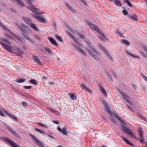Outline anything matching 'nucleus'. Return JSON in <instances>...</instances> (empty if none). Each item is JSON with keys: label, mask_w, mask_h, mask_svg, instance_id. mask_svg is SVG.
Masks as SVG:
<instances>
[{"label": "nucleus", "mask_w": 147, "mask_h": 147, "mask_svg": "<svg viewBox=\"0 0 147 147\" xmlns=\"http://www.w3.org/2000/svg\"><path fill=\"white\" fill-rule=\"evenodd\" d=\"M17 26L18 27L20 31V33L22 34L23 36L24 37L28 40L30 41L32 43H34V40L30 38L26 34V32L27 30L29 29V27L24 24L21 23V24H17Z\"/></svg>", "instance_id": "f257e3e1"}, {"label": "nucleus", "mask_w": 147, "mask_h": 147, "mask_svg": "<svg viewBox=\"0 0 147 147\" xmlns=\"http://www.w3.org/2000/svg\"><path fill=\"white\" fill-rule=\"evenodd\" d=\"M3 47L7 50L12 53H15V52L14 51L15 50L13 48V47L10 46L9 45L6 44L5 43H1Z\"/></svg>", "instance_id": "f03ea898"}, {"label": "nucleus", "mask_w": 147, "mask_h": 147, "mask_svg": "<svg viewBox=\"0 0 147 147\" xmlns=\"http://www.w3.org/2000/svg\"><path fill=\"white\" fill-rule=\"evenodd\" d=\"M5 140L10 144L13 147H20L12 140L7 138L5 137Z\"/></svg>", "instance_id": "7ed1b4c3"}, {"label": "nucleus", "mask_w": 147, "mask_h": 147, "mask_svg": "<svg viewBox=\"0 0 147 147\" xmlns=\"http://www.w3.org/2000/svg\"><path fill=\"white\" fill-rule=\"evenodd\" d=\"M5 140L10 144L13 147H20L12 140L7 138L5 137Z\"/></svg>", "instance_id": "20e7f679"}, {"label": "nucleus", "mask_w": 147, "mask_h": 147, "mask_svg": "<svg viewBox=\"0 0 147 147\" xmlns=\"http://www.w3.org/2000/svg\"><path fill=\"white\" fill-rule=\"evenodd\" d=\"M22 18L25 23H26L28 25V26H29L32 22V20L30 18L22 16Z\"/></svg>", "instance_id": "39448f33"}, {"label": "nucleus", "mask_w": 147, "mask_h": 147, "mask_svg": "<svg viewBox=\"0 0 147 147\" xmlns=\"http://www.w3.org/2000/svg\"><path fill=\"white\" fill-rule=\"evenodd\" d=\"M100 46L101 48V49L102 50V51L105 53L106 55L109 58L111 57L110 59L112 60V59L111 56L110 55L109 52L107 50V49H105L101 45H100Z\"/></svg>", "instance_id": "423d86ee"}, {"label": "nucleus", "mask_w": 147, "mask_h": 147, "mask_svg": "<svg viewBox=\"0 0 147 147\" xmlns=\"http://www.w3.org/2000/svg\"><path fill=\"white\" fill-rule=\"evenodd\" d=\"M98 87L99 89L101 91L104 96H107V93L105 90V88L100 84L98 85Z\"/></svg>", "instance_id": "0eeeda50"}, {"label": "nucleus", "mask_w": 147, "mask_h": 147, "mask_svg": "<svg viewBox=\"0 0 147 147\" xmlns=\"http://www.w3.org/2000/svg\"><path fill=\"white\" fill-rule=\"evenodd\" d=\"M33 16L36 19L42 22L45 21V19L43 17L38 16L35 14H33Z\"/></svg>", "instance_id": "6e6552de"}, {"label": "nucleus", "mask_w": 147, "mask_h": 147, "mask_svg": "<svg viewBox=\"0 0 147 147\" xmlns=\"http://www.w3.org/2000/svg\"><path fill=\"white\" fill-rule=\"evenodd\" d=\"M123 130L125 131L126 133L130 135L131 136L132 135V134H134V133L131 131V130L125 126H123Z\"/></svg>", "instance_id": "1a4fd4ad"}, {"label": "nucleus", "mask_w": 147, "mask_h": 147, "mask_svg": "<svg viewBox=\"0 0 147 147\" xmlns=\"http://www.w3.org/2000/svg\"><path fill=\"white\" fill-rule=\"evenodd\" d=\"M49 40L51 42V43L54 45L56 46H58V44L56 42L55 40L52 37H50L49 38Z\"/></svg>", "instance_id": "9d476101"}, {"label": "nucleus", "mask_w": 147, "mask_h": 147, "mask_svg": "<svg viewBox=\"0 0 147 147\" xmlns=\"http://www.w3.org/2000/svg\"><path fill=\"white\" fill-rule=\"evenodd\" d=\"M33 57L34 60L39 65H42V62L38 59L37 56H34Z\"/></svg>", "instance_id": "9b49d317"}, {"label": "nucleus", "mask_w": 147, "mask_h": 147, "mask_svg": "<svg viewBox=\"0 0 147 147\" xmlns=\"http://www.w3.org/2000/svg\"><path fill=\"white\" fill-rule=\"evenodd\" d=\"M89 53V54L91 55V56L95 59L97 61H99V59L98 58V56L97 55H94L92 52H91L89 50H88Z\"/></svg>", "instance_id": "f8f14e48"}, {"label": "nucleus", "mask_w": 147, "mask_h": 147, "mask_svg": "<svg viewBox=\"0 0 147 147\" xmlns=\"http://www.w3.org/2000/svg\"><path fill=\"white\" fill-rule=\"evenodd\" d=\"M16 2L21 7H23L24 5V3L22 0H12Z\"/></svg>", "instance_id": "ddd939ff"}, {"label": "nucleus", "mask_w": 147, "mask_h": 147, "mask_svg": "<svg viewBox=\"0 0 147 147\" xmlns=\"http://www.w3.org/2000/svg\"><path fill=\"white\" fill-rule=\"evenodd\" d=\"M139 138H137L136 140L137 141H140V143L142 144H143L144 143H145L146 141L144 140V136H143V139L141 138V136H139Z\"/></svg>", "instance_id": "4468645a"}, {"label": "nucleus", "mask_w": 147, "mask_h": 147, "mask_svg": "<svg viewBox=\"0 0 147 147\" xmlns=\"http://www.w3.org/2000/svg\"><path fill=\"white\" fill-rule=\"evenodd\" d=\"M122 139L123 140L128 144L132 146H134L133 144L127 140L126 139V138L125 137L123 136L122 137Z\"/></svg>", "instance_id": "2eb2a0df"}, {"label": "nucleus", "mask_w": 147, "mask_h": 147, "mask_svg": "<svg viewBox=\"0 0 147 147\" xmlns=\"http://www.w3.org/2000/svg\"><path fill=\"white\" fill-rule=\"evenodd\" d=\"M143 129L141 128V127H139V136H141V138L143 139V136H144L143 135Z\"/></svg>", "instance_id": "dca6fc26"}, {"label": "nucleus", "mask_w": 147, "mask_h": 147, "mask_svg": "<svg viewBox=\"0 0 147 147\" xmlns=\"http://www.w3.org/2000/svg\"><path fill=\"white\" fill-rule=\"evenodd\" d=\"M55 37L59 41L61 42H63V40L62 39V37L59 35H58L57 34H56L55 36Z\"/></svg>", "instance_id": "f3484780"}, {"label": "nucleus", "mask_w": 147, "mask_h": 147, "mask_svg": "<svg viewBox=\"0 0 147 147\" xmlns=\"http://www.w3.org/2000/svg\"><path fill=\"white\" fill-rule=\"evenodd\" d=\"M65 5L71 11L75 12V10L73 9L72 6L70 5L68 3H66Z\"/></svg>", "instance_id": "a211bd4d"}, {"label": "nucleus", "mask_w": 147, "mask_h": 147, "mask_svg": "<svg viewBox=\"0 0 147 147\" xmlns=\"http://www.w3.org/2000/svg\"><path fill=\"white\" fill-rule=\"evenodd\" d=\"M29 26L36 30H38V29L36 28V25L32 23V22L31 23Z\"/></svg>", "instance_id": "6ab92c4d"}, {"label": "nucleus", "mask_w": 147, "mask_h": 147, "mask_svg": "<svg viewBox=\"0 0 147 147\" xmlns=\"http://www.w3.org/2000/svg\"><path fill=\"white\" fill-rule=\"evenodd\" d=\"M121 41L125 45H127V46H128L130 45V43L128 40L123 39H122L121 40Z\"/></svg>", "instance_id": "aec40b11"}, {"label": "nucleus", "mask_w": 147, "mask_h": 147, "mask_svg": "<svg viewBox=\"0 0 147 147\" xmlns=\"http://www.w3.org/2000/svg\"><path fill=\"white\" fill-rule=\"evenodd\" d=\"M69 95L70 98H71L72 100H74L76 99V96L74 94H69Z\"/></svg>", "instance_id": "412c9836"}, {"label": "nucleus", "mask_w": 147, "mask_h": 147, "mask_svg": "<svg viewBox=\"0 0 147 147\" xmlns=\"http://www.w3.org/2000/svg\"><path fill=\"white\" fill-rule=\"evenodd\" d=\"M115 3L117 6H121L122 5L121 3L118 0H115Z\"/></svg>", "instance_id": "4be33fe9"}, {"label": "nucleus", "mask_w": 147, "mask_h": 147, "mask_svg": "<svg viewBox=\"0 0 147 147\" xmlns=\"http://www.w3.org/2000/svg\"><path fill=\"white\" fill-rule=\"evenodd\" d=\"M16 51H17V53L19 55H21L23 53V51L20 50V49L18 47H16Z\"/></svg>", "instance_id": "5701e85b"}, {"label": "nucleus", "mask_w": 147, "mask_h": 147, "mask_svg": "<svg viewBox=\"0 0 147 147\" xmlns=\"http://www.w3.org/2000/svg\"><path fill=\"white\" fill-rule=\"evenodd\" d=\"M66 127H64L62 130V133L65 135H67V134L66 132Z\"/></svg>", "instance_id": "b1692460"}, {"label": "nucleus", "mask_w": 147, "mask_h": 147, "mask_svg": "<svg viewBox=\"0 0 147 147\" xmlns=\"http://www.w3.org/2000/svg\"><path fill=\"white\" fill-rule=\"evenodd\" d=\"M123 96L124 97L126 101H128L130 99V97L126 94H125Z\"/></svg>", "instance_id": "393cba45"}, {"label": "nucleus", "mask_w": 147, "mask_h": 147, "mask_svg": "<svg viewBox=\"0 0 147 147\" xmlns=\"http://www.w3.org/2000/svg\"><path fill=\"white\" fill-rule=\"evenodd\" d=\"M25 81V79H18L16 80L15 81L18 83H20L24 82Z\"/></svg>", "instance_id": "a878e982"}, {"label": "nucleus", "mask_w": 147, "mask_h": 147, "mask_svg": "<svg viewBox=\"0 0 147 147\" xmlns=\"http://www.w3.org/2000/svg\"><path fill=\"white\" fill-rule=\"evenodd\" d=\"M49 110H50V111L51 112L53 113H54L56 115H57L59 113V115H60V113H59V112H58V111H57L56 110H54V109H49Z\"/></svg>", "instance_id": "bb28decb"}, {"label": "nucleus", "mask_w": 147, "mask_h": 147, "mask_svg": "<svg viewBox=\"0 0 147 147\" xmlns=\"http://www.w3.org/2000/svg\"><path fill=\"white\" fill-rule=\"evenodd\" d=\"M29 82L35 85H37L38 84L37 81L34 79L30 80Z\"/></svg>", "instance_id": "cd10ccee"}, {"label": "nucleus", "mask_w": 147, "mask_h": 147, "mask_svg": "<svg viewBox=\"0 0 147 147\" xmlns=\"http://www.w3.org/2000/svg\"><path fill=\"white\" fill-rule=\"evenodd\" d=\"M123 13L124 15H127L128 17L130 16V15L128 14V12L127 10H123Z\"/></svg>", "instance_id": "c85d7f7f"}, {"label": "nucleus", "mask_w": 147, "mask_h": 147, "mask_svg": "<svg viewBox=\"0 0 147 147\" xmlns=\"http://www.w3.org/2000/svg\"><path fill=\"white\" fill-rule=\"evenodd\" d=\"M78 51L80 52L84 56H87V54L86 53L85 51L82 49L80 48Z\"/></svg>", "instance_id": "c756f323"}, {"label": "nucleus", "mask_w": 147, "mask_h": 147, "mask_svg": "<svg viewBox=\"0 0 147 147\" xmlns=\"http://www.w3.org/2000/svg\"><path fill=\"white\" fill-rule=\"evenodd\" d=\"M30 8L34 9L35 10H39V9L36 8L35 6L33 5L32 3L30 5Z\"/></svg>", "instance_id": "7c9ffc66"}, {"label": "nucleus", "mask_w": 147, "mask_h": 147, "mask_svg": "<svg viewBox=\"0 0 147 147\" xmlns=\"http://www.w3.org/2000/svg\"><path fill=\"white\" fill-rule=\"evenodd\" d=\"M12 134L18 138H20V136L16 132L14 131H13Z\"/></svg>", "instance_id": "2f4dec72"}, {"label": "nucleus", "mask_w": 147, "mask_h": 147, "mask_svg": "<svg viewBox=\"0 0 147 147\" xmlns=\"http://www.w3.org/2000/svg\"><path fill=\"white\" fill-rule=\"evenodd\" d=\"M45 49L46 50L47 52L51 54L52 55L53 54V52L52 51L50 50L49 48L45 47Z\"/></svg>", "instance_id": "473e14b6"}, {"label": "nucleus", "mask_w": 147, "mask_h": 147, "mask_svg": "<svg viewBox=\"0 0 147 147\" xmlns=\"http://www.w3.org/2000/svg\"><path fill=\"white\" fill-rule=\"evenodd\" d=\"M29 135L30 136L32 137L33 140L35 141L37 139L36 138V136L35 135H33L31 134H29Z\"/></svg>", "instance_id": "72a5a7b5"}, {"label": "nucleus", "mask_w": 147, "mask_h": 147, "mask_svg": "<svg viewBox=\"0 0 147 147\" xmlns=\"http://www.w3.org/2000/svg\"><path fill=\"white\" fill-rule=\"evenodd\" d=\"M35 143L37 145H38L39 146H41L42 145L41 143L42 142H40V141L36 139L35 141Z\"/></svg>", "instance_id": "f704fd0d"}, {"label": "nucleus", "mask_w": 147, "mask_h": 147, "mask_svg": "<svg viewBox=\"0 0 147 147\" xmlns=\"http://www.w3.org/2000/svg\"><path fill=\"white\" fill-rule=\"evenodd\" d=\"M34 129L37 131H38L39 133H40L42 134H45V133L44 131L40 130V129L38 128H36V129Z\"/></svg>", "instance_id": "c9c22d12"}, {"label": "nucleus", "mask_w": 147, "mask_h": 147, "mask_svg": "<svg viewBox=\"0 0 147 147\" xmlns=\"http://www.w3.org/2000/svg\"><path fill=\"white\" fill-rule=\"evenodd\" d=\"M90 27L92 29L96 30L98 28L96 26H95L94 25H93V24L92 25H91V26Z\"/></svg>", "instance_id": "e433bc0d"}, {"label": "nucleus", "mask_w": 147, "mask_h": 147, "mask_svg": "<svg viewBox=\"0 0 147 147\" xmlns=\"http://www.w3.org/2000/svg\"><path fill=\"white\" fill-rule=\"evenodd\" d=\"M11 117V118H12L13 119H14L15 121H18V120L17 118L15 117V116H13V115H11V116L9 117Z\"/></svg>", "instance_id": "4c0bfd02"}, {"label": "nucleus", "mask_w": 147, "mask_h": 147, "mask_svg": "<svg viewBox=\"0 0 147 147\" xmlns=\"http://www.w3.org/2000/svg\"><path fill=\"white\" fill-rule=\"evenodd\" d=\"M96 30H97L98 33L100 35H102L104 34L102 33L101 30L99 29H98L97 28Z\"/></svg>", "instance_id": "58836bf2"}, {"label": "nucleus", "mask_w": 147, "mask_h": 147, "mask_svg": "<svg viewBox=\"0 0 147 147\" xmlns=\"http://www.w3.org/2000/svg\"><path fill=\"white\" fill-rule=\"evenodd\" d=\"M31 86H23V88L26 89H31L32 88Z\"/></svg>", "instance_id": "ea45409f"}, {"label": "nucleus", "mask_w": 147, "mask_h": 147, "mask_svg": "<svg viewBox=\"0 0 147 147\" xmlns=\"http://www.w3.org/2000/svg\"><path fill=\"white\" fill-rule=\"evenodd\" d=\"M74 48L76 49V51H78L80 49V48L78 46H77L76 45H74Z\"/></svg>", "instance_id": "a19ab883"}, {"label": "nucleus", "mask_w": 147, "mask_h": 147, "mask_svg": "<svg viewBox=\"0 0 147 147\" xmlns=\"http://www.w3.org/2000/svg\"><path fill=\"white\" fill-rule=\"evenodd\" d=\"M92 51L93 52H94V53L96 54L97 55H99V53L95 49L93 48L92 49Z\"/></svg>", "instance_id": "79ce46f5"}, {"label": "nucleus", "mask_w": 147, "mask_h": 147, "mask_svg": "<svg viewBox=\"0 0 147 147\" xmlns=\"http://www.w3.org/2000/svg\"><path fill=\"white\" fill-rule=\"evenodd\" d=\"M81 1L82 3L84 4L85 5L87 6V4L85 0H80Z\"/></svg>", "instance_id": "37998d69"}, {"label": "nucleus", "mask_w": 147, "mask_h": 147, "mask_svg": "<svg viewBox=\"0 0 147 147\" xmlns=\"http://www.w3.org/2000/svg\"><path fill=\"white\" fill-rule=\"evenodd\" d=\"M139 53H140L144 57H147V55L146 54H145L142 51H140Z\"/></svg>", "instance_id": "c03bdc74"}, {"label": "nucleus", "mask_w": 147, "mask_h": 147, "mask_svg": "<svg viewBox=\"0 0 147 147\" xmlns=\"http://www.w3.org/2000/svg\"><path fill=\"white\" fill-rule=\"evenodd\" d=\"M1 26L3 28L5 29L6 31H8L9 30L8 28L7 27L5 26L4 25H2Z\"/></svg>", "instance_id": "a18cd8bd"}, {"label": "nucleus", "mask_w": 147, "mask_h": 147, "mask_svg": "<svg viewBox=\"0 0 147 147\" xmlns=\"http://www.w3.org/2000/svg\"><path fill=\"white\" fill-rule=\"evenodd\" d=\"M102 36V37L104 38V39H105V40H106L107 41H109V39L107 38V37L105 35H104V34H103Z\"/></svg>", "instance_id": "49530a36"}, {"label": "nucleus", "mask_w": 147, "mask_h": 147, "mask_svg": "<svg viewBox=\"0 0 147 147\" xmlns=\"http://www.w3.org/2000/svg\"><path fill=\"white\" fill-rule=\"evenodd\" d=\"M37 124L40 126H42L43 127H46L45 125L42 123H38Z\"/></svg>", "instance_id": "de8ad7c7"}, {"label": "nucleus", "mask_w": 147, "mask_h": 147, "mask_svg": "<svg viewBox=\"0 0 147 147\" xmlns=\"http://www.w3.org/2000/svg\"><path fill=\"white\" fill-rule=\"evenodd\" d=\"M119 92L120 94H121L122 96L125 94L122 90H119Z\"/></svg>", "instance_id": "09e8293b"}, {"label": "nucleus", "mask_w": 147, "mask_h": 147, "mask_svg": "<svg viewBox=\"0 0 147 147\" xmlns=\"http://www.w3.org/2000/svg\"><path fill=\"white\" fill-rule=\"evenodd\" d=\"M8 130L11 134L14 131L13 129L11 127L9 128V129Z\"/></svg>", "instance_id": "8fccbe9b"}, {"label": "nucleus", "mask_w": 147, "mask_h": 147, "mask_svg": "<svg viewBox=\"0 0 147 147\" xmlns=\"http://www.w3.org/2000/svg\"><path fill=\"white\" fill-rule=\"evenodd\" d=\"M4 112L7 114V115H8L9 117H10L11 116V114L10 113H9L7 111L5 110L4 111Z\"/></svg>", "instance_id": "3c124183"}, {"label": "nucleus", "mask_w": 147, "mask_h": 147, "mask_svg": "<svg viewBox=\"0 0 147 147\" xmlns=\"http://www.w3.org/2000/svg\"><path fill=\"white\" fill-rule=\"evenodd\" d=\"M81 86L82 87V88L83 89H85L86 88V85L84 84H82Z\"/></svg>", "instance_id": "603ef678"}, {"label": "nucleus", "mask_w": 147, "mask_h": 147, "mask_svg": "<svg viewBox=\"0 0 147 147\" xmlns=\"http://www.w3.org/2000/svg\"><path fill=\"white\" fill-rule=\"evenodd\" d=\"M129 17H130L131 19H133V20H134L135 21H137V19L136 18L134 17L133 16H132L130 15V16Z\"/></svg>", "instance_id": "864d4df0"}, {"label": "nucleus", "mask_w": 147, "mask_h": 147, "mask_svg": "<svg viewBox=\"0 0 147 147\" xmlns=\"http://www.w3.org/2000/svg\"><path fill=\"white\" fill-rule=\"evenodd\" d=\"M2 40H3L4 42L9 44H10L11 42H10L7 39H2Z\"/></svg>", "instance_id": "5fc2aeb1"}, {"label": "nucleus", "mask_w": 147, "mask_h": 147, "mask_svg": "<svg viewBox=\"0 0 147 147\" xmlns=\"http://www.w3.org/2000/svg\"><path fill=\"white\" fill-rule=\"evenodd\" d=\"M22 104L24 107L27 106V104L26 102H22Z\"/></svg>", "instance_id": "6e6d98bb"}, {"label": "nucleus", "mask_w": 147, "mask_h": 147, "mask_svg": "<svg viewBox=\"0 0 147 147\" xmlns=\"http://www.w3.org/2000/svg\"><path fill=\"white\" fill-rule=\"evenodd\" d=\"M105 109L106 111H107L108 110H109L110 109L109 108L108 106L107 105H106L105 107Z\"/></svg>", "instance_id": "4d7b16f0"}, {"label": "nucleus", "mask_w": 147, "mask_h": 147, "mask_svg": "<svg viewBox=\"0 0 147 147\" xmlns=\"http://www.w3.org/2000/svg\"><path fill=\"white\" fill-rule=\"evenodd\" d=\"M16 38L17 39V40L20 42H22V39L18 36H17Z\"/></svg>", "instance_id": "13d9d810"}, {"label": "nucleus", "mask_w": 147, "mask_h": 147, "mask_svg": "<svg viewBox=\"0 0 147 147\" xmlns=\"http://www.w3.org/2000/svg\"><path fill=\"white\" fill-rule=\"evenodd\" d=\"M85 90H86V91L88 92H92L91 90L88 88L86 87V89Z\"/></svg>", "instance_id": "bf43d9fd"}, {"label": "nucleus", "mask_w": 147, "mask_h": 147, "mask_svg": "<svg viewBox=\"0 0 147 147\" xmlns=\"http://www.w3.org/2000/svg\"><path fill=\"white\" fill-rule=\"evenodd\" d=\"M116 32L118 34H122V33L121 31L119 30H117Z\"/></svg>", "instance_id": "052dcab7"}, {"label": "nucleus", "mask_w": 147, "mask_h": 147, "mask_svg": "<svg viewBox=\"0 0 147 147\" xmlns=\"http://www.w3.org/2000/svg\"><path fill=\"white\" fill-rule=\"evenodd\" d=\"M126 3L127 4V5L130 7H132V5L131 3L129 1L127 2V3Z\"/></svg>", "instance_id": "680f3d73"}, {"label": "nucleus", "mask_w": 147, "mask_h": 147, "mask_svg": "<svg viewBox=\"0 0 147 147\" xmlns=\"http://www.w3.org/2000/svg\"><path fill=\"white\" fill-rule=\"evenodd\" d=\"M144 80L147 82V77L144 75H143Z\"/></svg>", "instance_id": "e2e57ef3"}, {"label": "nucleus", "mask_w": 147, "mask_h": 147, "mask_svg": "<svg viewBox=\"0 0 147 147\" xmlns=\"http://www.w3.org/2000/svg\"><path fill=\"white\" fill-rule=\"evenodd\" d=\"M119 121L123 124L125 125H126L125 122L122 119H121Z\"/></svg>", "instance_id": "0e129e2a"}, {"label": "nucleus", "mask_w": 147, "mask_h": 147, "mask_svg": "<svg viewBox=\"0 0 147 147\" xmlns=\"http://www.w3.org/2000/svg\"><path fill=\"white\" fill-rule=\"evenodd\" d=\"M126 53L127 54V55H130V56H133V55L132 54V53H129V52H126Z\"/></svg>", "instance_id": "69168bd1"}, {"label": "nucleus", "mask_w": 147, "mask_h": 147, "mask_svg": "<svg viewBox=\"0 0 147 147\" xmlns=\"http://www.w3.org/2000/svg\"><path fill=\"white\" fill-rule=\"evenodd\" d=\"M139 116L140 117H141V118H142V119L144 121H146V118H145V117H143V116H142V115H139Z\"/></svg>", "instance_id": "338daca9"}, {"label": "nucleus", "mask_w": 147, "mask_h": 147, "mask_svg": "<svg viewBox=\"0 0 147 147\" xmlns=\"http://www.w3.org/2000/svg\"><path fill=\"white\" fill-rule=\"evenodd\" d=\"M111 73L112 74H113V76H114L115 78H116L117 77L116 75L115 74V72H114L113 71H112L111 72Z\"/></svg>", "instance_id": "774afa93"}]
</instances>
